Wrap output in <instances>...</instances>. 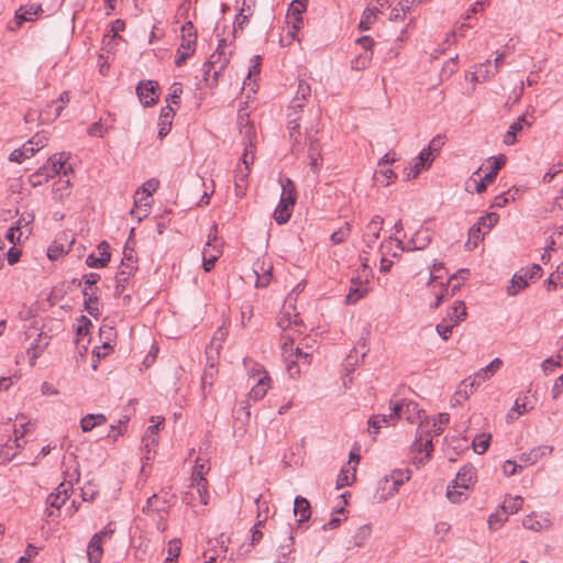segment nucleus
<instances>
[{"mask_svg": "<svg viewBox=\"0 0 563 563\" xmlns=\"http://www.w3.org/2000/svg\"><path fill=\"white\" fill-rule=\"evenodd\" d=\"M310 93L311 89L309 84L303 80L299 81L297 95L290 104L291 111L288 113L287 129L289 131V139L291 140V153L300 157L305 154L306 146H308V164L313 173H318L322 162L321 145L316 137L318 131L312 133V131L307 130L306 136L302 137L299 123L300 117L298 115V111L303 107L301 100H305Z\"/></svg>", "mask_w": 563, "mask_h": 563, "instance_id": "obj_1", "label": "nucleus"}, {"mask_svg": "<svg viewBox=\"0 0 563 563\" xmlns=\"http://www.w3.org/2000/svg\"><path fill=\"white\" fill-rule=\"evenodd\" d=\"M244 133V141H247V142H244L245 144V152L243 154V157H242V164H239L236 166V169H235V174H234V184H235V188L236 190H243L245 187H246V180H247V177L250 175V164H253L254 162V144L252 142V137L255 135V130H254V126L252 124H246L244 126V131H242Z\"/></svg>", "mask_w": 563, "mask_h": 563, "instance_id": "obj_2", "label": "nucleus"}, {"mask_svg": "<svg viewBox=\"0 0 563 563\" xmlns=\"http://www.w3.org/2000/svg\"><path fill=\"white\" fill-rule=\"evenodd\" d=\"M411 472L409 470H394L389 475H385L378 483V488L383 490L382 499L396 494L399 487L410 478Z\"/></svg>", "mask_w": 563, "mask_h": 563, "instance_id": "obj_3", "label": "nucleus"}, {"mask_svg": "<svg viewBox=\"0 0 563 563\" xmlns=\"http://www.w3.org/2000/svg\"><path fill=\"white\" fill-rule=\"evenodd\" d=\"M217 231V224H213L208 235V241L202 250V265L206 272H210L213 268L217 260L222 254L221 243L218 240Z\"/></svg>", "mask_w": 563, "mask_h": 563, "instance_id": "obj_4", "label": "nucleus"}, {"mask_svg": "<svg viewBox=\"0 0 563 563\" xmlns=\"http://www.w3.org/2000/svg\"><path fill=\"white\" fill-rule=\"evenodd\" d=\"M542 268L539 264H533L527 269H520L517 272L511 280L510 286L507 289L508 295L516 296L519 291L528 286V280H536L541 277Z\"/></svg>", "mask_w": 563, "mask_h": 563, "instance_id": "obj_5", "label": "nucleus"}, {"mask_svg": "<svg viewBox=\"0 0 563 563\" xmlns=\"http://www.w3.org/2000/svg\"><path fill=\"white\" fill-rule=\"evenodd\" d=\"M173 498L174 496L167 492L154 494L147 498L142 511L148 516L157 515L159 519H163L164 515L168 512Z\"/></svg>", "mask_w": 563, "mask_h": 563, "instance_id": "obj_6", "label": "nucleus"}, {"mask_svg": "<svg viewBox=\"0 0 563 563\" xmlns=\"http://www.w3.org/2000/svg\"><path fill=\"white\" fill-rule=\"evenodd\" d=\"M397 242V247L400 251H416V250H424L432 240L430 230L421 227L416 233L411 236V239L405 244L401 240L395 239Z\"/></svg>", "mask_w": 563, "mask_h": 563, "instance_id": "obj_7", "label": "nucleus"}, {"mask_svg": "<svg viewBox=\"0 0 563 563\" xmlns=\"http://www.w3.org/2000/svg\"><path fill=\"white\" fill-rule=\"evenodd\" d=\"M134 263L135 261L131 254L124 255L120 271L115 275V295L120 296L124 291L131 276L136 271Z\"/></svg>", "mask_w": 563, "mask_h": 563, "instance_id": "obj_8", "label": "nucleus"}, {"mask_svg": "<svg viewBox=\"0 0 563 563\" xmlns=\"http://www.w3.org/2000/svg\"><path fill=\"white\" fill-rule=\"evenodd\" d=\"M393 410L398 413L397 418H406L410 423L422 422V410L418 402L413 400H402L401 402L393 404ZM426 419L423 420V422Z\"/></svg>", "mask_w": 563, "mask_h": 563, "instance_id": "obj_9", "label": "nucleus"}, {"mask_svg": "<svg viewBox=\"0 0 563 563\" xmlns=\"http://www.w3.org/2000/svg\"><path fill=\"white\" fill-rule=\"evenodd\" d=\"M230 55H222L221 52H214L209 60L205 64L206 80L212 76L213 81H218V77L224 71L230 63Z\"/></svg>", "mask_w": 563, "mask_h": 563, "instance_id": "obj_10", "label": "nucleus"}, {"mask_svg": "<svg viewBox=\"0 0 563 563\" xmlns=\"http://www.w3.org/2000/svg\"><path fill=\"white\" fill-rule=\"evenodd\" d=\"M136 95L144 107L154 106L159 98L158 84L154 80L140 81L136 87Z\"/></svg>", "mask_w": 563, "mask_h": 563, "instance_id": "obj_11", "label": "nucleus"}, {"mask_svg": "<svg viewBox=\"0 0 563 563\" xmlns=\"http://www.w3.org/2000/svg\"><path fill=\"white\" fill-rule=\"evenodd\" d=\"M432 162L433 157H430V151L422 150L415 162L405 169L406 179L409 180L417 178L422 170L431 166Z\"/></svg>", "mask_w": 563, "mask_h": 563, "instance_id": "obj_12", "label": "nucleus"}, {"mask_svg": "<svg viewBox=\"0 0 563 563\" xmlns=\"http://www.w3.org/2000/svg\"><path fill=\"white\" fill-rule=\"evenodd\" d=\"M43 13L42 5L40 3H27L21 5L15 11L16 25L21 26L23 22L34 21Z\"/></svg>", "mask_w": 563, "mask_h": 563, "instance_id": "obj_13", "label": "nucleus"}, {"mask_svg": "<svg viewBox=\"0 0 563 563\" xmlns=\"http://www.w3.org/2000/svg\"><path fill=\"white\" fill-rule=\"evenodd\" d=\"M384 219L380 216H374L369 223L366 225V232L363 235V241L368 249H373L376 244L379 233L383 229Z\"/></svg>", "mask_w": 563, "mask_h": 563, "instance_id": "obj_14", "label": "nucleus"}, {"mask_svg": "<svg viewBox=\"0 0 563 563\" xmlns=\"http://www.w3.org/2000/svg\"><path fill=\"white\" fill-rule=\"evenodd\" d=\"M98 251L100 254L99 257H97L95 254H90L86 258V264L89 267H106L108 265V263L110 262V258H111L110 245L106 241H102L98 245Z\"/></svg>", "mask_w": 563, "mask_h": 563, "instance_id": "obj_15", "label": "nucleus"}, {"mask_svg": "<svg viewBox=\"0 0 563 563\" xmlns=\"http://www.w3.org/2000/svg\"><path fill=\"white\" fill-rule=\"evenodd\" d=\"M475 478H476L475 467L472 464H466L456 474V477L453 481L454 488L459 487V488L467 489L474 483Z\"/></svg>", "mask_w": 563, "mask_h": 563, "instance_id": "obj_16", "label": "nucleus"}, {"mask_svg": "<svg viewBox=\"0 0 563 563\" xmlns=\"http://www.w3.org/2000/svg\"><path fill=\"white\" fill-rule=\"evenodd\" d=\"M98 294L99 288L95 287L90 289L84 288L82 295H84V303H85V310L92 317L97 318L100 314L99 307H98Z\"/></svg>", "mask_w": 563, "mask_h": 563, "instance_id": "obj_17", "label": "nucleus"}, {"mask_svg": "<svg viewBox=\"0 0 563 563\" xmlns=\"http://www.w3.org/2000/svg\"><path fill=\"white\" fill-rule=\"evenodd\" d=\"M273 266L265 262H257L254 264V274L256 275V287L264 288L269 285L273 274Z\"/></svg>", "mask_w": 563, "mask_h": 563, "instance_id": "obj_18", "label": "nucleus"}, {"mask_svg": "<svg viewBox=\"0 0 563 563\" xmlns=\"http://www.w3.org/2000/svg\"><path fill=\"white\" fill-rule=\"evenodd\" d=\"M71 485L62 483L56 488V493H51L46 498V504L48 507L60 509V507L68 499V489Z\"/></svg>", "mask_w": 563, "mask_h": 563, "instance_id": "obj_19", "label": "nucleus"}, {"mask_svg": "<svg viewBox=\"0 0 563 563\" xmlns=\"http://www.w3.org/2000/svg\"><path fill=\"white\" fill-rule=\"evenodd\" d=\"M506 162V158L504 155H500L499 157L495 158L494 166L492 167V170L487 173L477 184H476V191L478 194H482L486 190L487 184L493 183L496 178L498 170L504 166Z\"/></svg>", "mask_w": 563, "mask_h": 563, "instance_id": "obj_20", "label": "nucleus"}, {"mask_svg": "<svg viewBox=\"0 0 563 563\" xmlns=\"http://www.w3.org/2000/svg\"><path fill=\"white\" fill-rule=\"evenodd\" d=\"M181 32L183 42L179 48H181L183 51H190V53L194 54L197 34L195 32L192 22H186L181 27Z\"/></svg>", "mask_w": 563, "mask_h": 563, "instance_id": "obj_21", "label": "nucleus"}, {"mask_svg": "<svg viewBox=\"0 0 563 563\" xmlns=\"http://www.w3.org/2000/svg\"><path fill=\"white\" fill-rule=\"evenodd\" d=\"M553 451V446L540 445L531 449L529 452H525L519 456V460L527 464H534L540 457L550 455Z\"/></svg>", "mask_w": 563, "mask_h": 563, "instance_id": "obj_22", "label": "nucleus"}, {"mask_svg": "<svg viewBox=\"0 0 563 563\" xmlns=\"http://www.w3.org/2000/svg\"><path fill=\"white\" fill-rule=\"evenodd\" d=\"M54 176H56V170L49 165H43L30 176L29 181L32 187H37L47 183Z\"/></svg>", "mask_w": 563, "mask_h": 563, "instance_id": "obj_23", "label": "nucleus"}, {"mask_svg": "<svg viewBox=\"0 0 563 563\" xmlns=\"http://www.w3.org/2000/svg\"><path fill=\"white\" fill-rule=\"evenodd\" d=\"M101 543V534H93L87 548L89 563H100L103 554Z\"/></svg>", "mask_w": 563, "mask_h": 563, "instance_id": "obj_24", "label": "nucleus"}, {"mask_svg": "<svg viewBox=\"0 0 563 563\" xmlns=\"http://www.w3.org/2000/svg\"><path fill=\"white\" fill-rule=\"evenodd\" d=\"M466 314L467 312L464 301L457 300L450 308L444 319H446V321L456 327L460 322H462L465 319Z\"/></svg>", "mask_w": 563, "mask_h": 563, "instance_id": "obj_25", "label": "nucleus"}, {"mask_svg": "<svg viewBox=\"0 0 563 563\" xmlns=\"http://www.w3.org/2000/svg\"><path fill=\"white\" fill-rule=\"evenodd\" d=\"M398 413L391 409V412L389 415H376L372 416L368 420L369 428L373 429V433H378L379 429L384 424H390L394 423L395 420H397Z\"/></svg>", "mask_w": 563, "mask_h": 563, "instance_id": "obj_26", "label": "nucleus"}, {"mask_svg": "<svg viewBox=\"0 0 563 563\" xmlns=\"http://www.w3.org/2000/svg\"><path fill=\"white\" fill-rule=\"evenodd\" d=\"M294 512L295 515H299V523L309 520L311 516V508L308 499L301 496H297L294 503Z\"/></svg>", "mask_w": 563, "mask_h": 563, "instance_id": "obj_27", "label": "nucleus"}, {"mask_svg": "<svg viewBox=\"0 0 563 563\" xmlns=\"http://www.w3.org/2000/svg\"><path fill=\"white\" fill-rule=\"evenodd\" d=\"M422 0H402L395 8H393L390 12V20L398 21L402 20L407 12L410 11L412 7H416L421 3Z\"/></svg>", "mask_w": 563, "mask_h": 563, "instance_id": "obj_28", "label": "nucleus"}, {"mask_svg": "<svg viewBox=\"0 0 563 563\" xmlns=\"http://www.w3.org/2000/svg\"><path fill=\"white\" fill-rule=\"evenodd\" d=\"M433 433H431L430 427H427V432H423V449H424V456L418 457L413 456V463L418 466L421 464H424L427 461L431 459L432 452H433V443L432 438Z\"/></svg>", "mask_w": 563, "mask_h": 563, "instance_id": "obj_29", "label": "nucleus"}, {"mask_svg": "<svg viewBox=\"0 0 563 563\" xmlns=\"http://www.w3.org/2000/svg\"><path fill=\"white\" fill-rule=\"evenodd\" d=\"M106 422L107 417L103 413H88L80 420V427L84 432H89Z\"/></svg>", "mask_w": 563, "mask_h": 563, "instance_id": "obj_30", "label": "nucleus"}, {"mask_svg": "<svg viewBox=\"0 0 563 563\" xmlns=\"http://www.w3.org/2000/svg\"><path fill=\"white\" fill-rule=\"evenodd\" d=\"M367 294V287L364 286L358 279H352V285L349 294L345 297V302L351 305L355 303L358 299Z\"/></svg>", "mask_w": 563, "mask_h": 563, "instance_id": "obj_31", "label": "nucleus"}, {"mask_svg": "<svg viewBox=\"0 0 563 563\" xmlns=\"http://www.w3.org/2000/svg\"><path fill=\"white\" fill-rule=\"evenodd\" d=\"M271 382L272 379L268 375L261 376L257 384L250 391L251 398L254 400L262 399L271 388Z\"/></svg>", "mask_w": 563, "mask_h": 563, "instance_id": "obj_32", "label": "nucleus"}, {"mask_svg": "<svg viewBox=\"0 0 563 563\" xmlns=\"http://www.w3.org/2000/svg\"><path fill=\"white\" fill-rule=\"evenodd\" d=\"M294 206H288V202L279 199V202L274 211V220L278 224H285L289 221L292 213Z\"/></svg>", "mask_w": 563, "mask_h": 563, "instance_id": "obj_33", "label": "nucleus"}, {"mask_svg": "<svg viewBox=\"0 0 563 563\" xmlns=\"http://www.w3.org/2000/svg\"><path fill=\"white\" fill-rule=\"evenodd\" d=\"M68 157L65 153L55 154L53 157H51L45 165H49V167H53L56 170L57 174H64L67 175L69 170H71L70 166H66Z\"/></svg>", "mask_w": 563, "mask_h": 563, "instance_id": "obj_34", "label": "nucleus"}, {"mask_svg": "<svg viewBox=\"0 0 563 563\" xmlns=\"http://www.w3.org/2000/svg\"><path fill=\"white\" fill-rule=\"evenodd\" d=\"M294 551V537L289 534L285 540V543L280 544L278 548V563H292L294 558H290L291 552Z\"/></svg>", "mask_w": 563, "mask_h": 563, "instance_id": "obj_35", "label": "nucleus"}, {"mask_svg": "<svg viewBox=\"0 0 563 563\" xmlns=\"http://www.w3.org/2000/svg\"><path fill=\"white\" fill-rule=\"evenodd\" d=\"M55 103H56V101H52L51 103H48L46 106V108L44 110L40 111V114H41L40 123L41 124L51 123L60 115L64 107H63V104L56 106L54 109V112H52V108L55 106Z\"/></svg>", "mask_w": 563, "mask_h": 563, "instance_id": "obj_36", "label": "nucleus"}, {"mask_svg": "<svg viewBox=\"0 0 563 563\" xmlns=\"http://www.w3.org/2000/svg\"><path fill=\"white\" fill-rule=\"evenodd\" d=\"M283 191L280 195V199L288 202V206H295L297 199L296 187L292 180L286 178L283 184Z\"/></svg>", "mask_w": 563, "mask_h": 563, "instance_id": "obj_37", "label": "nucleus"}, {"mask_svg": "<svg viewBox=\"0 0 563 563\" xmlns=\"http://www.w3.org/2000/svg\"><path fill=\"white\" fill-rule=\"evenodd\" d=\"M356 468L355 466L353 467H350V466H344L342 467L339 476H338V479H336V488L338 489H341L345 486H350L353 481L355 479L356 475Z\"/></svg>", "mask_w": 563, "mask_h": 563, "instance_id": "obj_38", "label": "nucleus"}, {"mask_svg": "<svg viewBox=\"0 0 563 563\" xmlns=\"http://www.w3.org/2000/svg\"><path fill=\"white\" fill-rule=\"evenodd\" d=\"M36 153L34 146H30V144L25 143L21 148L14 150L9 159L11 162L22 163L24 159L32 157Z\"/></svg>", "mask_w": 563, "mask_h": 563, "instance_id": "obj_39", "label": "nucleus"}, {"mask_svg": "<svg viewBox=\"0 0 563 563\" xmlns=\"http://www.w3.org/2000/svg\"><path fill=\"white\" fill-rule=\"evenodd\" d=\"M501 366L503 361L496 357L486 367L481 368L478 372H476L475 375L482 382H485L486 379H489Z\"/></svg>", "mask_w": 563, "mask_h": 563, "instance_id": "obj_40", "label": "nucleus"}, {"mask_svg": "<svg viewBox=\"0 0 563 563\" xmlns=\"http://www.w3.org/2000/svg\"><path fill=\"white\" fill-rule=\"evenodd\" d=\"M427 427H430V419H426V421L421 422L417 429L416 439L411 445V452L413 454L424 452L422 442H423V432H427Z\"/></svg>", "mask_w": 563, "mask_h": 563, "instance_id": "obj_41", "label": "nucleus"}, {"mask_svg": "<svg viewBox=\"0 0 563 563\" xmlns=\"http://www.w3.org/2000/svg\"><path fill=\"white\" fill-rule=\"evenodd\" d=\"M378 9L377 8H366L363 12V15H362V19L360 21V24H358V27L362 30V31H366L371 27V25L374 23V21L376 20V16H377V13H378Z\"/></svg>", "mask_w": 563, "mask_h": 563, "instance_id": "obj_42", "label": "nucleus"}, {"mask_svg": "<svg viewBox=\"0 0 563 563\" xmlns=\"http://www.w3.org/2000/svg\"><path fill=\"white\" fill-rule=\"evenodd\" d=\"M485 232L481 231L479 227L473 224L468 230V240L465 243V246L468 250H473L477 246L478 242L483 240Z\"/></svg>", "mask_w": 563, "mask_h": 563, "instance_id": "obj_43", "label": "nucleus"}, {"mask_svg": "<svg viewBox=\"0 0 563 563\" xmlns=\"http://www.w3.org/2000/svg\"><path fill=\"white\" fill-rule=\"evenodd\" d=\"M498 219L499 216L497 213L490 212L481 217L475 224L479 227L481 231L486 233L498 222Z\"/></svg>", "mask_w": 563, "mask_h": 563, "instance_id": "obj_44", "label": "nucleus"}, {"mask_svg": "<svg viewBox=\"0 0 563 563\" xmlns=\"http://www.w3.org/2000/svg\"><path fill=\"white\" fill-rule=\"evenodd\" d=\"M245 7V1H243V7L241 8L239 14L235 18L234 21V33L238 32V30H243L244 25H246L250 21V16L252 15V11L250 7L247 9Z\"/></svg>", "mask_w": 563, "mask_h": 563, "instance_id": "obj_45", "label": "nucleus"}, {"mask_svg": "<svg viewBox=\"0 0 563 563\" xmlns=\"http://www.w3.org/2000/svg\"><path fill=\"white\" fill-rule=\"evenodd\" d=\"M307 1L296 0L290 3L288 9V18L294 19L296 22L301 21V13L306 10Z\"/></svg>", "mask_w": 563, "mask_h": 563, "instance_id": "obj_46", "label": "nucleus"}, {"mask_svg": "<svg viewBox=\"0 0 563 563\" xmlns=\"http://www.w3.org/2000/svg\"><path fill=\"white\" fill-rule=\"evenodd\" d=\"M450 421L449 413H440L438 418L432 419V423L430 422V430L433 435L438 437L443 431V426L448 424Z\"/></svg>", "mask_w": 563, "mask_h": 563, "instance_id": "obj_47", "label": "nucleus"}, {"mask_svg": "<svg viewBox=\"0 0 563 563\" xmlns=\"http://www.w3.org/2000/svg\"><path fill=\"white\" fill-rule=\"evenodd\" d=\"M69 249L70 245H65L63 243H58V241H54L47 250V256L49 260L55 261L63 254L67 253Z\"/></svg>", "mask_w": 563, "mask_h": 563, "instance_id": "obj_48", "label": "nucleus"}, {"mask_svg": "<svg viewBox=\"0 0 563 563\" xmlns=\"http://www.w3.org/2000/svg\"><path fill=\"white\" fill-rule=\"evenodd\" d=\"M351 233V225L349 222H345L339 230L334 231L330 240L333 244H341L343 243Z\"/></svg>", "mask_w": 563, "mask_h": 563, "instance_id": "obj_49", "label": "nucleus"}, {"mask_svg": "<svg viewBox=\"0 0 563 563\" xmlns=\"http://www.w3.org/2000/svg\"><path fill=\"white\" fill-rule=\"evenodd\" d=\"M522 526L528 530L541 531L547 527V520H540L536 516L530 515L522 520Z\"/></svg>", "mask_w": 563, "mask_h": 563, "instance_id": "obj_50", "label": "nucleus"}, {"mask_svg": "<svg viewBox=\"0 0 563 563\" xmlns=\"http://www.w3.org/2000/svg\"><path fill=\"white\" fill-rule=\"evenodd\" d=\"M559 285H563V264L558 266L555 273H552L547 280V289L549 291L558 288Z\"/></svg>", "mask_w": 563, "mask_h": 563, "instance_id": "obj_51", "label": "nucleus"}, {"mask_svg": "<svg viewBox=\"0 0 563 563\" xmlns=\"http://www.w3.org/2000/svg\"><path fill=\"white\" fill-rule=\"evenodd\" d=\"M522 504L523 499L520 496L505 500L503 505L504 515L516 514L522 507Z\"/></svg>", "mask_w": 563, "mask_h": 563, "instance_id": "obj_52", "label": "nucleus"}, {"mask_svg": "<svg viewBox=\"0 0 563 563\" xmlns=\"http://www.w3.org/2000/svg\"><path fill=\"white\" fill-rule=\"evenodd\" d=\"M533 122V117H531V120H528L527 115L522 114L509 126V130L517 135L523 128H531Z\"/></svg>", "mask_w": 563, "mask_h": 563, "instance_id": "obj_53", "label": "nucleus"}, {"mask_svg": "<svg viewBox=\"0 0 563 563\" xmlns=\"http://www.w3.org/2000/svg\"><path fill=\"white\" fill-rule=\"evenodd\" d=\"M373 52H364L352 60V69L362 70L365 69L372 59Z\"/></svg>", "mask_w": 563, "mask_h": 563, "instance_id": "obj_54", "label": "nucleus"}, {"mask_svg": "<svg viewBox=\"0 0 563 563\" xmlns=\"http://www.w3.org/2000/svg\"><path fill=\"white\" fill-rule=\"evenodd\" d=\"M216 368L213 365H211L208 369H206L201 376V388L203 391V396L206 397L207 394V387L211 388L213 384V375H214Z\"/></svg>", "mask_w": 563, "mask_h": 563, "instance_id": "obj_55", "label": "nucleus"}, {"mask_svg": "<svg viewBox=\"0 0 563 563\" xmlns=\"http://www.w3.org/2000/svg\"><path fill=\"white\" fill-rule=\"evenodd\" d=\"M490 435L482 434L473 441V449L477 454H484L489 446Z\"/></svg>", "mask_w": 563, "mask_h": 563, "instance_id": "obj_56", "label": "nucleus"}, {"mask_svg": "<svg viewBox=\"0 0 563 563\" xmlns=\"http://www.w3.org/2000/svg\"><path fill=\"white\" fill-rule=\"evenodd\" d=\"M183 93V88L179 82H175L170 87V92L166 98V102L168 104H178L180 101V95Z\"/></svg>", "mask_w": 563, "mask_h": 563, "instance_id": "obj_57", "label": "nucleus"}, {"mask_svg": "<svg viewBox=\"0 0 563 563\" xmlns=\"http://www.w3.org/2000/svg\"><path fill=\"white\" fill-rule=\"evenodd\" d=\"M454 327L455 325L446 321V319H443L442 322L437 324L435 331L443 340L446 341L451 336Z\"/></svg>", "mask_w": 563, "mask_h": 563, "instance_id": "obj_58", "label": "nucleus"}, {"mask_svg": "<svg viewBox=\"0 0 563 563\" xmlns=\"http://www.w3.org/2000/svg\"><path fill=\"white\" fill-rule=\"evenodd\" d=\"M159 186V181L157 179L147 180L141 189L136 190V196L146 195V198H150L152 192L156 191Z\"/></svg>", "mask_w": 563, "mask_h": 563, "instance_id": "obj_59", "label": "nucleus"}, {"mask_svg": "<svg viewBox=\"0 0 563 563\" xmlns=\"http://www.w3.org/2000/svg\"><path fill=\"white\" fill-rule=\"evenodd\" d=\"M267 516L261 518V512L257 515V522L254 525L252 529V544L260 542L263 538V532L260 530V527L266 521Z\"/></svg>", "mask_w": 563, "mask_h": 563, "instance_id": "obj_60", "label": "nucleus"}, {"mask_svg": "<svg viewBox=\"0 0 563 563\" xmlns=\"http://www.w3.org/2000/svg\"><path fill=\"white\" fill-rule=\"evenodd\" d=\"M180 553V541L172 540L168 545V555L166 558V562H175V560L179 556Z\"/></svg>", "mask_w": 563, "mask_h": 563, "instance_id": "obj_61", "label": "nucleus"}, {"mask_svg": "<svg viewBox=\"0 0 563 563\" xmlns=\"http://www.w3.org/2000/svg\"><path fill=\"white\" fill-rule=\"evenodd\" d=\"M173 119L161 118L158 119V137L164 139L172 129Z\"/></svg>", "mask_w": 563, "mask_h": 563, "instance_id": "obj_62", "label": "nucleus"}, {"mask_svg": "<svg viewBox=\"0 0 563 563\" xmlns=\"http://www.w3.org/2000/svg\"><path fill=\"white\" fill-rule=\"evenodd\" d=\"M444 143H445V136L438 134L430 141L429 146L426 147L424 150H429L430 157H433L432 153L439 152L441 150V147L444 145Z\"/></svg>", "mask_w": 563, "mask_h": 563, "instance_id": "obj_63", "label": "nucleus"}, {"mask_svg": "<svg viewBox=\"0 0 563 563\" xmlns=\"http://www.w3.org/2000/svg\"><path fill=\"white\" fill-rule=\"evenodd\" d=\"M47 141L48 137L45 134L37 133L26 143L30 144V146H34L37 152L40 148H43L47 144Z\"/></svg>", "mask_w": 563, "mask_h": 563, "instance_id": "obj_64", "label": "nucleus"}]
</instances>
